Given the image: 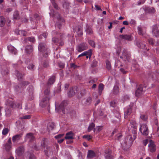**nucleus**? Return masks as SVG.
<instances>
[{
  "mask_svg": "<svg viewBox=\"0 0 159 159\" xmlns=\"http://www.w3.org/2000/svg\"><path fill=\"white\" fill-rule=\"evenodd\" d=\"M135 138L136 137L134 135H133V137L131 135L127 136L125 138L124 143L122 144L123 149L125 150L128 147H130Z\"/></svg>",
  "mask_w": 159,
  "mask_h": 159,
  "instance_id": "nucleus-1",
  "label": "nucleus"
},
{
  "mask_svg": "<svg viewBox=\"0 0 159 159\" xmlns=\"http://www.w3.org/2000/svg\"><path fill=\"white\" fill-rule=\"evenodd\" d=\"M49 97H44L41 101L40 103V106L42 107H44L47 106L48 107V109L49 112L50 111L49 107L50 106V103L49 102Z\"/></svg>",
  "mask_w": 159,
  "mask_h": 159,
  "instance_id": "nucleus-2",
  "label": "nucleus"
},
{
  "mask_svg": "<svg viewBox=\"0 0 159 159\" xmlns=\"http://www.w3.org/2000/svg\"><path fill=\"white\" fill-rule=\"evenodd\" d=\"M122 56H120V58L123 59L124 61H129L130 55L127 49H124L122 52Z\"/></svg>",
  "mask_w": 159,
  "mask_h": 159,
  "instance_id": "nucleus-3",
  "label": "nucleus"
},
{
  "mask_svg": "<svg viewBox=\"0 0 159 159\" xmlns=\"http://www.w3.org/2000/svg\"><path fill=\"white\" fill-rule=\"evenodd\" d=\"M152 32L154 36L156 37H159V24H156L153 25Z\"/></svg>",
  "mask_w": 159,
  "mask_h": 159,
  "instance_id": "nucleus-4",
  "label": "nucleus"
},
{
  "mask_svg": "<svg viewBox=\"0 0 159 159\" xmlns=\"http://www.w3.org/2000/svg\"><path fill=\"white\" fill-rule=\"evenodd\" d=\"M25 147L23 145L20 146L18 147L16 150V154L19 156H21L24 153Z\"/></svg>",
  "mask_w": 159,
  "mask_h": 159,
  "instance_id": "nucleus-5",
  "label": "nucleus"
},
{
  "mask_svg": "<svg viewBox=\"0 0 159 159\" xmlns=\"http://www.w3.org/2000/svg\"><path fill=\"white\" fill-rule=\"evenodd\" d=\"M88 48L87 44L86 43H83L79 44L77 47V50L79 52H81L86 50Z\"/></svg>",
  "mask_w": 159,
  "mask_h": 159,
  "instance_id": "nucleus-6",
  "label": "nucleus"
},
{
  "mask_svg": "<svg viewBox=\"0 0 159 159\" xmlns=\"http://www.w3.org/2000/svg\"><path fill=\"white\" fill-rule=\"evenodd\" d=\"M23 133L16 134L13 136L12 138V140L14 143H17L19 141H20L22 138Z\"/></svg>",
  "mask_w": 159,
  "mask_h": 159,
  "instance_id": "nucleus-7",
  "label": "nucleus"
},
{
  "mask_svg": "<svg viewBox=\"0 0 159 159\" xmlns=\"http://www.w3.org/2000/svg\"><path fill=\"white\" fill-rule=\"evenodd\" d=\"M47 45L44 43H40L38 46V50L39 51L42 52H44L48 50Z\"/></svg>",
  "mask_w": 159,
  "mask_h": 159,
  "instance_id": "nucleus-8",
  "label": "nucleus"
},
{
  "mask_svg": "<svg viewBox=\"0 0 159 159\" xmlns=\"http://www.w3.org/2000/svg\"><path fill=\"white\" fill-rule=\"evenodd\" d=\"M140 131L143 135H147L148 134V129L145 125H143L140 128Z\"/></svg>",
  "mask_w": 159,
  "mask_h": 159,
  "instance_id": "nucleus-9",
  "label": "nucleus"
},
{
  "mask_svg": "<svg viewBox=\"0 0 159 159\" xmlns=\"http://www.w3.org/2000/svg\"><path fill=\"white\" fill-rule=\"evenodd\" d=\"M49 141L47 138H44L41 143V146L43 148H46L49 146Z\"/></svg>",
  "mask_w": 159,
  "mask_h": 159,
  "instance_id": "nucleus-10",
  "label": "nucleus"
},
{
  "mask_svg": "<svg viewBox=\"0 0 159 159\" xmlns=\"http://www.w3.org/2000/svg\"><path fill=\"white\" fill-rule=\"evenodd\" d=\"M11 139L10 138L8 140L7 143L5 144L4 146V148L7 152H9L11 148Z\"/></svg>",
  "mask_w": 159,
  "mask_h": 159,
  "instance_id": "nucleus-11",
  "label": "nucleus"
},
{
  "mask_svg": "<svg viewBox=\"0 0 159 159\" xmlns=\"http://www.w3.org/2000/svg\"><path fill=\"white\" fill-rule=\"evenodd\" d=\"M78 90V88L77 87L70 88L69 91L68 93V96L69 97H71L74 96L77 92Z\"/></svg>",
  "mask_w": 159,
  "mask_h": 159,
  "instance_id": "nucleus-12",
  "label": "nucleus"
},
{
  "mask_svg": "<svg viewBox=\"0 0 159 159\" xmlns=\"http://www.w3.org/2000/svg\"><path fill=\"white\" fill-rule=\"evenodd\" d=\"M148 146L151 152H155L156 150V146L152 140H149Z\"/></svg>",
  "mask_w": 159,
  "mask_h": 159,
  "instance_id": "nucleus-13",
  "label": "nucleus"
},
{
  "mask_svg": "<svg viewBox=\"0 0 159 159\" xmlns=\"http://www.w3.org/2000/svg\"><path fill=\"white\" fill-rule=\"evenodd\" d=\"M15 74L19 81H21L23 80L24 75H22L19 71L17 70H15Z\"/></svg>",
  "mask_w": 159,
  "mask_h": 159,
  "instance_id": "nucleus-14",
  "label": "nucleus"
},
{
  "mask_svg": "<svg viewBox=\"0 0 159 159\" xmlns=\"http://www.w3.org/2000/svg\"><path fill=\"white\" fill-rule=\"evenodd\" d=\"M67 105V102L66 101H63L61 103L59 107V110L61 111L63 113L65 114V108L64 107L66 106Z\"/></svg>",
  "mask_w": 159,
  "mask_h": 159,
  "instance_id": "nucleus-15",
  "label": "nucleus"
},
{
  "mask_svg": "<svg viewBox=\"0 0 159 159\" xmlns=\"http://www.w3.org/2000/svg\"><path fill=\"white\" fill-rule=\"evenodd\" d=\"M119 37L121 39H124L128 41H131L132 40L131 35L122 34L120 35Z\"/></svg>",
  "mask_w": 159,
  "mask_h": 159,
  "instance_id": "nucleus-16",
  "label": "nucleus"
},
{
  "mask_svg": "<svg viewBox=\"0 0 159 159\" xmlns=\"http://www.w3.org/2000/svg\"><path fill=\"white\" fill-rule=\"evenodd\" d=\"M46 148L44 150V152L46 156H48L52 154V151L51 146H49Z\"/></svg>",
  "mask_w": 159,
  "mask_h": 159,
  "instance_id": "nucleus-17",
  "label": "nucleus"
},
{
  "mask_svg": "<svg viewBox=\"0 0 159 159\" xmlns=\"http://www.w3.org/2000/svg\"><path fill=\"white\" fill-rule=\"evenodd\" d=\"M143 92V87L142 85H140L135 91V95L136 97H138L141 95Z\"/></svg>",
  "mask_w": 159,
  "mask_h": 159,
  "instance_id": "nucleus-18",
  "label": "nucleus"
},
{
  "mask_svg": "<svg viewBox=\"0 0 159 159\" xmlns=\"http://www.w3.org/2000/svg\"><path fill=\"white\" fill-rule=\"evenodd\" d=\"M132 111V106H129L127 109L125 111L124 113V117L126 118L128 116L130 115Z\"/></svg>",
  "mask_w": 159,
  "mask_h": 159,
  "instance_id": "nucleus-19",
  "label": "nucleus"
},
{
  "mask_svg": "<svg viewBox=\"0 0 159 159\" xmlns=\"http://www.w3.org/2000/svg\"><path fill=\"white\" fill-rule=\"evenodd\" d=\"M33 47L31 45H28L25 47V50L27 54H30L33 52Z\"/></svg>",
  "mask_w": 159,
  "mask_h": 159,
  "instance_id": "nucleus-20",
  "label": "nucleus"
},
{
  "mask_svg": "<svg viewBox=\"0 0 159 159\" xmlns=\"http://www.w3.org/2000/svg\"><path fill=\"white\" fill-rule=\"evenodd\" d=\"M56 16L57 19L58 21H61L62 23L65 22V20L58 13H56L55 14H53L52 16L54 17Z\"/></svg>",
  "mask_w": 159,
  "mask_h": 159,
  "instance_id": "nucleus-21",
  "label": "nucleus"
},
{
  "mask_svg": "<svg viewBox=\"0 0 159 159\" xmlns=\"http://www.w3.org/2000/svg\"><path fill=\"white\" fill-rule=\"evenodd\" d=\"M74 136V133L72 131H70L66 134L65 138L66 139H73Z\"/></svg>",
  "mask_w": 159,
  "mask_h": 159,
  "instance_id": "nucleus-22",
  "label": "nucleus"
},
{
  "mask_svg": "<svg viewBox=\"0 0 159 159\" xmlns=\"http://www.w3.org/2000/svg\"><path fill=\"white\" fill-rule=\"evenodd\" d=\"M145 11L146 13H154L155 12V10L152 7H148L145 9Z\"/></svg>",
  "mask_w": 159,
  "mask_h": 159,
  "instance_id": "nucleus-23",
  "label": "nucleus"
},
{
  "mask_svg": "<svg viewBox=\"0 0 159 159\" xmlns=\"http://www.w3.org/2000/svg\"><path fill=\"white\" fill-rule=\"evenodd\" d=\"M55 126L54 123L52 122H49L48 124L47 129L48 131L49 132L50 130H52L55 127Z\"/></svg>",
  "mask_w": 159,
  "mask_h": 159,
  "instance_id": "nucleus-24",
  "label": "nucleus"
},
{
  "mask_svg": "<svg viewBox=\"0 0 159 159\" xmlns=\"http://www.w3.org/2000/svg\"><path fill=\"white\" fill-rule=\"evenodd\" d=\"M8 50L12 53L16 54L17 52L16 49L13 46L10 45L8 47Z\"/></svg>",
  "mask_w": 159,
  "mask_h": 159,
  "instance_id": "nucleus-25",
  "label": "nucleus"
},
{
  "mask_svg": "<svg viewBox=\"0 0 159 159\" xmlns=\"http://www.w3.org/2000/svg\"><path fill=\"white\" fill-rule=\"evenodd\" d=\"M77 29V33L78 36H81L83 34L82 29L81 26H78L76 27Z\"/></svg>",
  "mask_w": 159,
  "mask_h": 159,
  "instance_id": "nucleus-26",
  "label": "nucleus"
},
{
  "mask_svg": "<svg viewBox=\"0 0 159 159\" xmlns=\"http://www.w3.org/2000/svg\"><path fill=\"white\" fill-rule=\"evenodd\" d=\"M55 80V76H52L48 80V85H52L53 84Z\"/></svg>",
  "mask_w": 159,
  "mask_h": 159,
  "instance_id": "nucleus-27",
  "label": "nucleus"
},
{
  "mask_svg": "<svg viewBox=\"0 0 159 159\" xmlns=\"http://www.w3.org/2000/svg\"><path fill=\"white\" fill-rule=\"evenodd\" d=\"M6 23L5 18L3 16H0V26L3 27L4 25Z\"/></svg>",
  "mask_w": 159,
  "mask_h": 159,
  "instance_id": "nucleus-28",
  "label": "nucleus"
},
{
  "mask_svg": "<svg viewBox=\"0 0 159 159\" xmlns=\"http://www.w3.org/2000/svg\"><path fill=\"white\" fill-rule=\"evenodd\" d=\"M95 156V153L94 151L92 150H89L87 157L90 158H92Z\"/></svg>",
  "mask_w": 159,
  "mask_h": 159,
  "instance_id": "nucleus-29",
  "label": "nucleus"
},
{
  "mask_svg": "<svg viewBox=\"0 0 159 159\" xmlns=\"http://www.w3.org/2000/svg\"><path fill=\"white\" fill-rule=\"evenodd\" d=\"M16 32H17L18 33V34L22 36H26L27 35V32L24 30H16Z\"/></svg>",
  "mask_w": 159,
  "mask_h": 159,
  "instance_id": "nucleus-30",
  "label": "nucleus"
},
{
  "mask_svg": "<svg viewBox=\"0 0 159 159\" xmlns=\"http://www.w3.org/2000/svg\"><path fill=\"white\" fill-rule=\"evenodd\" d=\"M119 91V87L118 85H115L113 90V93L115 95L117 94Z\"/></svg>",
  "mask_w": 159,
  "mask_h": 159,
  "instance_id": "nucleus-31",
  "label": "nucleus"
},
{
  "mask_svg": "<svg viewBox=\"0 0 159 159\" xmlns=\"http://www.w3.org/2000/svg\"><path fill=\"white\" fill-rule=\"evenodd\" d=\"M104 88V85L102 84H100L98 86V93L100 95Z\"/></svg>",
  "mask_w": 159,
  "mask_h": 159,
  "instance_id": "nucleus-32",
  "label": "nucleus"
},
{
  "mask_svg": "<svg viewBox=\"0 0 159 159\" xmlns=\"http://www.w3.org/2000/svg\"><path fill=\"white\" fill-rule=\"evenodd\" d=\"M86 94V90L84 89H82L79 93L78 96L79 98H80L84 96Z\"/></svg>",
  "mask_w": 159,
  "mask_h": 159,
  "instance_id": "nucleus-33",
  "label": "nucleus"
},
{
  "mask_svg": "<svg viewBox=\"0 0 159 159\" xmlns=\"http://www.w3.org/2000/svg\"><path fill=\"white\" fill-rule=\"evenodd\" d=\"M6 116H9L11 114V109L10 107H7L6 109Z\"/></svg>",
  "mask_w": 159,
  "mask_h": 159,
  "instance_id": "nucleus-34",
  "label": "nucleus"
},
{
  "mask_svg": "<svg viewBox=\"0 0 159 159\" xmlns=\"http://www.w3.org/2000/svg\"><path fill=\"white\" fill-rule=\"evenodd\" d=\"M26 137L30 139V141H32L34 139L33 134L32 133H30L26 134Z\"/></svg>",
  "mask_w": 159,
  "mask_h": 159,
  "instance_id": "nucleus-35",
  "label": "nucleus"
},
{
  "mask_svg": "<svg viewBox=\"0 0 159 159\" xmlns=\"http://www.w3.org/2000/svg\"><path fill=\"white\" fill-rule=\"evenodd\" d=\"M85 31L88 34H91L93 33V30L89 26H86Z\"/></svg>",
  "mask_w": 159,
  "mask_h": 159,
  "instance_id": "nucleus-36",
  "label": "nucleus"
},
{
  "mask_svg": "<svg viewBox=\"0 0 159 159\" xmlns=\"http://www.w3.org/2000/svg\"><path fill=\"white\" fill-rule=\"evenodd\" d=\"M60 40V38H59L56 37H53L52 39V43H54L56 45L58 44V43Z\"/></svg>",
  "mask_w": 159,
  "mask_h": 159,
  "instance_id": "nucleus-37",
  "label": "nucleus"
},
{
  "mask_svg": "<svg viewBox=\"0 0 159 159\" xmlns=\"http://www.w3.org/2000/svg\"><path fill=\"white\" fill-rule=\"evenodd\" d=\"M95 127V124L93 123H91L89 126L88 127V132H89L93 129H94V131H95V128H94V127Z\"/></svg>",
  "mask_w": 159,
  "mask_h": 159,
  "instance_id": "nucleus-38",
  "label": "nucleus"
},
{
  "mask_svg": "<svg viewBox=\"0 0 159 159\" xmlns=\"http://www.w3.org/2000/svg\"><path fill=\"white\" fill-rule=\"evenodd\" d=\"M44 95L46 96L45 97H49V96L50 94V89L49 88H48L46 89L44 91Z\"/></svg>",
  "mask_w": 159,
  "mask_h": 159,
  "instance_id": "nucleus-39",
  "label": "nucleus"
},
{
  "mask_svg": "<svg viewBox=\"0 0 159 159\" xmlns=\"http://www.w3.org/2000/svg\"><path fill=\"white\" fill-rule=\"evenodd\" d=\"M70 3L66 1H65L62 4L63 7L66 9H68L69 8Z\"/></svg>",
  "mask_w": 159,
  "mask_h": 159,
  "instance_id": "nucleus-40",
  "label": "nucleus"
},
{
  "mask_svg": "<svg viewBox=\"0 0 159 159\" xmlns=\"http://www.w3.org/2000/svg\"><path fill=\"white\" fill-rule=\"evenodd\" d=\"M106 64L107 69L108 70H110L111 69V65L110 62L108 60H107L106 61Z\"/></svg>",
  "mask_w": 159,
  "mask_h": 159,
  "instance_id": "nucleus-41",
  "label": "nucleus"
},
{
  "mask_svg": "<svg viewBox=\"0 0 159 159\" xmlns=\"http://www.w3.org/2000/svg\"><path fill=\"white\" fill-rule=\"evenodd\" d=\"M51 2L52 5L57 10H59V8L58 7V5L55 2V0H51Z\"/></svg>",
  "mask_w": 159,
  "mask_h": 159,
  "instance_id": "nucleus-42",
  "label": "nucleus"
},
{
  "mask_svg": "<svg viewBox=\"0 0 159 159\" xmlns=\"http://www.w3.org/2000/svg\"><path fill=\"white\" fill-rule=\"evenodd\" d=\"M13 18L14 19H18L19 18V13L17 11L14 12L13 15Z\"/></svg>",
  "mask_w": 159,
  "mask_h": 159,
  "instance_id": "nucleus-43",
  "label": "nucleus"
},
{
  "mask_svg": "<svg viewBox=\"0 0 159 159\" xmlns=\"http://www.w3.org/2000/svg\"><path fill=\"white\" fill-rule=\"evenodd\" d=\"M98 61L95 59H94L92 61L91 66L92 67L94 68L95 67L97 66Z\"/></svg>",
  "mask_w": 159,
  "mask_h": 159,
  "instance_id": "nucleus-44",
  "label": "nucleus"
},
{
  "mask_svg": "<svg viewBox=\"0 0 159 159\" xmlns=\"http://www.w3.org/2000/svg\"><path fill=\"white\" fill-rule=\"evenodd\" d=\"M27 39L31 42L34 43L35 41V38L33 37H28L27 38H26L24 40L25 41Z\"/></svg>",
  "mask_w": 159,
  "mask_h": 159,
  "instance_id": "nucleus-45",
  "label": "nucleus"
},
{
  "mask_svg": "<svg viewBox=\"0 0 159 159\" xmlns=\"http://www.w3.org/2000/svg\"><path fill=\"white\" fill-rule=\"evenodd\" d=\"M84 53L85 54V55H89V59L90 58L92 54V51L91 49L87 51H85L84 52Z\"/></svg>",
  "mask_w": 159,
  "mask_h": 159,
  "instance_id": "nucleus-46",
  "label": "nucleus"
},
{
  "mask_svg": "<svg viewBox=\"0 0 159 159\" xmlns=\"http://www.w3.org/2000/svg\"><path fill=\"white\" fill-rule=\"evenodd\" d=\"M7 105L8 106L12 108L16 107V104H15V103L12 101H10L9 102V103L7 104Z\"/></svg>",
  "mask_w": 159,
  "mask_h": 159,
  "instance_id": "nucleus-47",
  "label": "nucleus"
},
{
  "mask_svg": "<svg viewBox=\"0 0 159 159\" xmlns=\"http://www.w3.org/2000/svg\"><path fill=\"white\" fill-rule=\"evenodd\" d=\"M92 101V98L91 97H89L86 100L85 104L86 105H90Z\"/></svg>",
  "mask_w": 159,
  "mask_h": 159,
  "instance_id": "nucleus-48",
  "label": "nucleus"
},
{
  "mask_svg": "<svg viewBox=\"0 0 159 159\" xmlns=\"http://www.w3.org/2000/svg\"><path fill=\"white\" fill-rule=\"evenodd\" d=\"M43 66L44 68H47L49 66V62L48 60L44 61L43 63Z\"/></svg>",
  "mask_w": 159,
  "mask_h": 159,
  "instance_id": "nucleus-49",
  "label": "nucleus"
},
{
  "mask_svg": "<svg viewBox=\"0 0 159 159\" xmlns=\"http://www.w3.org/2000/svg\"><path fill=\"white\" fill-rule=\"evenodd\" d=\"M88 43L92 47H95V42L91 40H89L88 41Z\"/></svg>",
  "mask_w": 159,
  "mask_h": 159,
  "instance_id": "nucleus-50",
  "label": "nucleus"
},
{
  "mask_svg": "<svg viewBox=\"0 0 159 159\" xmlns=\"http://www.w3.org/2000/svg\"><path fill=\"white\" fill-rule=\"evenodd\" d=\"M62 35H61L60 37V42L59 43V46H62L64 45V42L62 39Z\"/></svg>",
  "mask_w": 159,
  "mask_h": 159,
  "instance_id": "nucleus-51",
  "label": "nucleus"
},
{
  "mask_svg": "<svg viewBox=\"0 0 159 159\" xmlns=\"http://www.w3.org/2000/svg\"><path fill=\"white\" fill-rule=\"evenodd\" d=\"M138 32L139 35H143V29L140 27H138Z\"/></svg>",
  "mask_w": 159,
  "mask_h": 159,
  "instance_id": "nucleus-52",
  "label": "nucleus"
},
{
  "mask_svg": "<svg viewBox=\"0 0 159 159\" xmlns=\"http://www.w3.org/2000/svg\"><path fill=\"white\" fill-rule=\"evenodd\" d=\"M9 129L8 128H5L3 129L2 131V134L3 135H6L8 132Z\"/></svg>",
  "mask_w": 159,
  "mask_h": 159,
  "instance_id": "nucleus-53",
  "label": "nucleus"
},
{
  "mask_svg": "<svg viewBox=\"0 0 159 159\" xmlns=\"http://www.w3.org/2000/svg\"><path fill=\"white\" fill-rule=\"evenodd\" d=\"M148 41L149 43L152 45H153L154 44V40L152 38H150L148 39Z\"/></svg>",
  "mask_w": 159,
  "mask_h": 159,
  "instance_id": "nucleus-54",
  "label": "nucleus"
},
{
  "mask_svg": "<svg viewBox=\"0 0 159 159\" xmlns=\"http://www.w3.org/2000/svg\"><path fill=\"white\" fill-rule=\"evenodd\" d=\"M30 84V82L28 81H24L20 83L21 86L27 85Z\"/></svg>",
  "mask_w": 159,
  "mask_h": 159,
  "instance_id": "nucleus-55",
  "label": "nucleus"
},
{
  "mask_svg": "<svg viewBox=\"0 0 159 159\" xmlns=\"http://www.w3.org/2000/svg\"><path fill=\"white\" fill-rule=\"evenodd\" d=\"M62 23L61 21H58L57 23V27L59 29H61L63 23Z\"/></svg>",
  "mask_w": 159,
  "mask_h": 159,
  "instance_id": "nucleus-56",
  "label": "nucleus"
},
{
  "mask_svg": "<svg viewBox=\"0 0 159 159\" xmlns=\"http://www.w3.org/2000/svg\"><path fill=\"white\" fill-rule=\"evenodd\" d=\"M31 117V116L30 115H26L25 116H24L22 117H20V119H30Z\"/></svg>",
  "mask_w": 159,
  "mask_h": 159,
  "instance_id": "nucleus-57",
  "label": "nucleus"
},
{
  "mask_svg": "<svg viewBox=\"0 0 159 159\" xmlns=\"http://www.w3.org/2000/svg\"><path fill=\"white\" fill-rule=\"evenodd\" d=\"M106 159H113V157L110 154H107L105 156Z\"/></svg>",
  "mask_w": 159,
  "mask_h": 159,
  "instance_id": "nucleus-58",
  "label": "nucleus"
},
{
  "mask_svg": "<svg viewBox=\"0 0 159 159\" xmlns=\"http://www.w3.org/2000/svg\"><path fill=\"white\" fill-rule=\"evenodd\" d=\"M34 17L36 20H38L40 19V17L39 15L37 14H35L34 15Z\"/></svg>",
  "mask_w": 159,
  "mask_h": 159,
  "instance_id": "nucleus-59",
  "label": "nucleus"
},
{
  "mask_svg": "<svg viewBox=\"0 0 159 159\" xmlns=\"http://www.w3.org/2000/svg\"><path fill=\"white\" fill-rule=\"evenodd\" d=\"M64 135V134H58V135L56 136H55V139H59L61 138Z\"/></svg>",
  "mask_w": 159,
  "mask_h": 159,
  "instance_id": "nucleus-60",
  "label": "nucleus"
},
{
  "mask_svg": "<svg viewBox=\"0 0 159 159\" xmlns=\"http://www.w3.org/2000/svg\"><path fill=\"white\" fill-rule=\"evenodd\" d=\"M91 136L89 135H84L83 138L84 139H87L88 140H89L92 138Z\"/></svg>",
  "mask_w": 159,
  "mask_h": 159,
  "instance_id": "nucleus-61",
  "label": "nucleus"
},
{
  "mask_svg": "<svg viewBox=\"0 0 159 159\" xmlns=\"http://www.w3.org/2000/svg\"><path fill=\"white\" fill-rule=\"evenodd\" d=\"M140 117L141 119L143 120H146L147 119V116L144 115H141L140 116Z\"/></svg>",
  "mask_w": 159,
  "mask_h": 159,
  "instance_id": "nucleus-62",
  "label": "nucleus"
},
{
  "mask_svg": "<svg viewBox=\"0 0 159 159\" xmlns=\"http://www.w3.org/2000/svg\"><path fill=\"white\" fill-rule=\"evenodd\" d=\"M30 159H36V157L33 153H30V155L29 156Z\"/></svg>",
  "mask_w": 159,
  "mask_h": 159,
  "instance_id": "nucleus-63",
  "label": "nucleus"
},
{
  "mask_svg": "<svg viewBox=\"0 0 159 159\" xmlns=\"http://www.w3.org/2000/svg\"><path fill=\"white\" fill-rule=\"evenodd\" d=\"M146 0H140L138 2V4L140 5L141 4H143Z\"/></svg>",
  "mask_w": 159,
  "mask_h": 159,
  "instance_id": "nucleus-64",
  "label": "nucleus"
}]
</instances>
